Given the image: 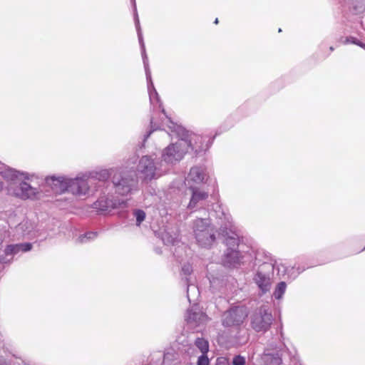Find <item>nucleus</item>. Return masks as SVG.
I'll use <instances>...</instances> for the list:
<instances>
[{"mask_svg": "<svg viewBox=\"0 0 365 365\" xmlns=\"http://www.w3.org/2000/svg\"><path fill=\"white\" fill-rule=\"evenodd\" d=\"M169 129L171 132L176 133L180 138L175 143H172L165 148L162 153V159L167 164H175L179 162L187 152L190 143L182 138L185 135V129L177 125L169 119Z\"/></svg>", "mask_w": 365, "mask_h": 365, "instance_id": "obj_1", "label": "nucleus"}, {"mask_svg": "<svg viewBox=\"0 0 365 365\" xmlns=\"http://www.w3.org/2000/svg\"><path fill=\"white\" fill-rule=\"evenodd\" d=\"M46 183L55 192H69L75 195H85L89 193V185L85 179L78 177L74 179L66 178L63 176L48 177Z\"/></svg>", "mask_w": 365, "mask_h": 365, "instance_id": "obj_2", "label": "nucleus"}, {"mask_svg": "<svg viewBox=\"0 0 365 365\" xmlns=\"http://www.w3.org/2000/svg\"><path fill=\"white\" fill-rule=\"evenodd\" d=\"M273 321L272 312L267 306L257 309L250 316V326L257 332H266Z\"/></svg>", "mask_w": 365, "mask_h": 365, "instance_id": "obj_3", "label": "nucleus"}, {"mask_svg": "<svg viewBox=\"0 0 365 365\" xmlns=\"http://www.w3.org/2000/svg\"><path fill=\"white\" fill-rule=\"evenodd\" d=\"M115 192L120 195H126L131 192L137 182L133 172L116 171L112 178Z\"/></svg>", "mask_w": 365, "mask_h": 365, "instance_id": "obj_4", "label": "nucleus"}, {"mask_svg": "<svg viewBox=\"0 0 365 365\" xmlns=\"http://www.w3.org/2000/svg\"><path fill=\"white\" fill-rule=\"evenodd\" d=\"M274 264L263 263L259 266L253 278L259 290L264 294L269 292L272 285V276L273 274Z\"/></svg>", "mask_w": 365, "mask_h": 365, "instance_id": "obj_5", "label": "nucleus"}, {"mask_svg": "<svg viewBox=\"0 0 365 365\" xmlns=\"http://www.w3.org/2000/svg\"><path fill=\"white\" fill-rule=\"evenodd\" d=\"M247 315L248 312L246 307H233L222 315V324L225 327H239L243 324Z\"/></svg>", "mask_w": 365, "mask_h": 365, "instance_id": "obj_6", "label": "nucleus"}, {"mask_svg": "<svg viewBox=\"0 0 365 365\" xmlns=\"http://www.w3.org/2000/svg\"><path fill=\"white\" fill-rule=\"evenodd\" d=\"M185 319L190 327L197 328L205 326L210 318L197 305L195 304L187 310Z\"/></svg>", "mask_w": 365, "mask_h": 365, "instance_id": "obj_7", "label": "nucleus"}, {"mask_svg": "<svg viewBox=\"0 0 365 365\" xmlns=\"http://www.w3.org/2000/svg\"><path fill=\"white\" fill-rule=\"evenodd\" d=\"M138 170L141 173L147 180L158 178L161 175L160 168L153 160L148 155L143 156L138 165Z\"/></svg>", "mask_w": 365, "mask_h": 365, "instance_id": "obj_8", "label": "nucleus"}, {"mask_svg": "<svg viewBox=\"0 0 365 365\" xmlns=\"http://www.w3.org/2000/svg\"><path fill=\"white\" fill-rule=\"evenodd\" d=\"M283 352V349L269 344L261 357L263 365H281Z\"/></svg>", "mask_w": 365, "mask_h": 365, "instance_id": "obj_9", "label": "nucleus"}, {"mask_svg": "<svg viewBox=\"0 0 365 365\" xmlns=\"http://www.w3.org/2000/svg\"><path fill=\"white\" fill-rule=\"evenodd\" d=\"M110 175V170L104 169L98 172L91 173L88 175H85L81 178L85 179L88 183L89 191L93 190V186H94L93 191H97L98 187L96 181L98 180L100 183H103L108 179Z\"/></svg>", "mask_w": 365, "mask_h": 365, "instance_id": "obj_10", "label": "nucleus"}, {"mask_svg": "<svg viewBox=\"0 0 365 365\" xmlns=\"http://www.w3.org/2000/svg\"><path fill=\"white\" fill-rule=\"evenodd\" d=\"M201 231L197 230V232H194L195 237L197 244L202 247H210L215 240V228H207L206 230Z\"/></svg>", "mask_w": 365, "mask_h": 365, "instance_id": "obj_11", "label": "nucleus"}, {"mask_svg": "<svg viewBox=\"0 0 365 365\" xmlns=\"http://www.w3.org/2000/svg\"><path fill=\"white\" fill-rule=\"evenodd\" d=\"M126 202L120 200L100 198L94 203V207L101 211H110L112 209L125 207Z\"/></svg>", "mask_w": 365, "mask_h": 365, "instance_id": "obj_12", "label": "nucleus"}, {"mask_svg": "<svg viewBox=\"0 0 365 365\" xmlns=\"http://www.w3.org/2000/svg\"><path fill=\"white\" fill-rule=\"evenodd\" d=\"M38 193L37 189L33 187L26 182H21L19 188L15 192V195L22 199H34Z\"/></svg>", "mask_w": 365, "mask_h": 365, "instance_id": "obj_13", "label": "nucleus"}, {"mask_svg": "<svg viewBox=\"0 0 365 365\" xmlns=\"http://www.w3.org/2000/svg\"><path fill=\"white\" fill-rule=\"evenodd\" d=\"M205 178L206 173L205 169L202 167L195 166L190 169L186 180L188 185H190V182L200 184L205 182Z\"/></svg>", "mask_w": 365, "mask_h": 365, "instance_id": "obj_14", "label": "nucleus"}, {"mask_svg": "<svg viewBox=\"0 0 365 365\" xmlns=\"http://www.w3.org/2000/svg\"><path fill=\"white\" fill-rule=\"evenodd\" d=\"M135 26H136V29H137V31H138L139 43L141 46V48H142V56H143L145 74H146V76L148 78H150V71L149 68L148 60V57H147V55L145 53V44L143 42L142 32H141L140 27L139 19H138L137 14H135Z\"/></svg>", "mask_w": 365, "mask_h": 365, "instance_id": "obj_15", "label": "nucleus"}, {"mask_svg": "<svg viewBox=\"0 0 365 365\" xmlns=\"http://www.w3.org/2000/svg\"><path fill=\"white\" fill-rule=\"evenodd\" d=\"M182 138L188 143H190L188 149L191 148L192 150H195L196 153H199L205 149L202 143V137L195 134L189 135L187 131L185 130V135L182 136Z\"/></svg>", "mask_w": 365, "mask_h": 365, "instance_id": "obj_16", "label": "nucleus"}, {"mask_svg": "<svg viewBox=\"0 0 365 365\" xmlns=\"http://www.w3.org/2000/svg\"><path fill=\"white\" fill-rule=\"evenodd\" d=\"M190 189L192 190V197L188 205L189 208H193L196 206L198 202L204 200L207 198L208 193L204 192L199 188L190 185Z\"/></svg>", "mask_w": 365, "mask_h": 365, "instance_id": "obj_17", "label": "nucleus"}, {"mask_svg": "<svg viewBox=\"0 0 365 365\" xmlns=\"http://www.w3.org/2000/svg\"><path fill=\"white\" fill-rule=\"evenodd\" d=\"M240 262V253L236 249L227 248L225 253L223 263L227 267L235 266Z\"/></svg>", "mask_w": 365, "mask_h": 365, "instance_id": "obj_18", "label": "nucleus"}, {"mask_svg": "<svg viewBox=\"0 0 365 365\" xmlns=\"http://www.w3.org/2000/svg\"><path fill=\"white\" fill-rule=\"evenodd\" d=\"M32 245L31 243H21L16 245H9L4 250L6 255H14L20 251L26 252L31 250Z\"/></svg>", "mask_w": 365, "mask_h": 365, "instance_id": "obj_19", "label": "nucleus"}, {"mask_svg": "<svg viewBox=\"0 0 365 365\" xmlns=\"http://www.w3.org/2000/svg\"><path fill=\"white\" fill-rule=\"evenodd\" d=\"M212 227L208 219L197 218L193 222V232H197V230H200L202 232L206 230L207 228Z\"/></svg>", "mask_w": 365, "mask_h": 365, "instance_id": "obj_20", "label": "nucleus"}, {"mask_svg": "<svg viewBox=\"0 0 365 365\" xmlns=\"http://www.w3.org/2000/svg\"><path fill=\"white\" fill-rule=\"evenodd\" d=\"M1 175L7 180L13 181L19 178V175H24V173H20L19 172L12 168H6L4 170L1 172Z\"/></svg>", "mask_w": 365, "mask_h": 365, "instance_id": "obj_21", "label": "nucleus"}, {"mask_svg": "<svg viewBox=\"0 0 365 365\" xmlns=\"http://www.w3.org/2000/svg\"><path fill=\"white\" fill-rule=\"evenodd\" d=\"M195 344L200 350L202 354H206L207 353L209 344L207 340L202 338H197Z\"/></svg>", "mask_w": 365, "mask_h": 365, "instance_id": "obj_22", "label": "nucleus"}, {"mask_svg": "<svg viewBox=\"0 0 365 365\" xmlns=\"http://www.w3.org/2000/svg\"><path fill=\"white\" fill-rule=\"evenodd\" d=\"M146 78L148 81V92H149V97H150V102L153 103L154 98H155L157 101H160L159 96H158V93H157L155 88H154L151 78H148L146 77Z\"/></svg>", "mask_w": 365, "mask_h": 365, "instance_id": "obj_23", "label": "nucleus"}, {"mask_svg": "<svg viewBox=\"0 0 365 365\" xmlns=\"http://www.w3.org/2000/svg\"><path fill=\"white\" fill-rule=\"evenodd\" d=\"M178 240V236L176 234L173 235L170 234L168 232H165L162 235V240L165 245H174Z\"/></svg>", "mask_w": 365, "mask_h": 365, "instance_id": "obj_24", "label": "nucleus"}, {"mask_svg": "<svg viewBox=\"0 0 365 365\" xmlns=\"http://www.w3.org/2000/svg\"><path fill=\"white\" fill-rule=\"evenodd\" d=\"M286 287L287 284L284 282H279L275 288V290L273 294L274 297L277 299H281L282 297V295L285 292Z\"/></svg>", "mask_w": 365, "mask_h": 365, "instance_id": "obj_25", "label": "nucleus"}, {"mask_svg": "<svg viewBox=\"0 0 365 365\" xmlns=\"http://www.w3.org/2000/svg\"><path fill=\"white\" fill-rule=\"evenodd\" d=\"M225 244L227 246V248L237 250L239 245V239L236 237V235H233L232 236L227 237L225 239Z\"/></svg>", "mask_w": 365, "mask_h": 365, "instance_id": "obj_26", "label": "nucleus"}, {"mask_svg": "<svg viewBox=\"0 0 365 365\" xmlns=\"http://www.w3.org/2000/svg\"><path fill=\"white\" fill-rule=\"evenodd\" d=\"M135 217L136 218L137 225H139L145 217V213L144 211L138 210L134 212Z\"/></svg>", "mask_w": 365, "mask_h": 365, "instance_id": "obj_27", "label": "nucleus"}, {"mask_svg": "<svg viewBox=\"0 0 365 365\" xmlns=\"http://www.w3.org/2000/svg\"><path fill=\"white\" fill-rule=\"evenodd\" d=\"M96 232H88L86 235L79 237V241L82 243L86 242L88 240L93 239L94 237H96Z\"/></svg>", "mask_w": 365, "mask_h": 365, "instance_id": "obj_28", "label": "nucleus"}, {"mask_svg": "<svg viewBox=\"0 0 365 365\" xmlns=\"http://www.w3.org/2000/svg\"><path fill=\"white\" fill-rule=\"evenodd\" d=\"M245 358L240 355L235 356L232 360V365H245Z\"/></svg>", "mask_w": 365, "mask_h": 365, "instance_id": "obj_29", "label": "nucleus"}, {"mask_svg": "<svg viewBox=\"0 0 365 365\" xmlns=\"http://www.w3.org/2000/svg\"><path fill=\"white\" fill-rule=\"evenodd\" d=\"M192 272V267L189 264H185L182 267V273L185 274V276L190 275L191 272Z\"/></svg>", "mask_w": 365, "mask_h": 365, "instance_id": "obj_30", "label": "nucleus"}, {"mask_svg": "<svg viewBox=\"0 0 365 365\" xmlns=\"http://www.w3.org/2000/svg\"><path fill=\"white\" fill-rule=\"evenodd\" d=\"M197 365H209V359L206 354H202L198 357Z\"/></svg>", "mask_w": 365, "mask_h": 365, "instance_id": "obj_31", "label": "nucleus"}, {"mask_svg": "<svg viewBox=\"0 0 365 365\" xmlns=\"http://www.w3.org/2000/svg\"><path fill=\"white\" fill-rule=\"evenodd\" d=\"M346 43H354V44L359 46L361 48H365V44L359 41L356 38H354V37L347 38L346 40Z\"/></svg>", "mask_w": 365, "mask_h": 365, "instance_id": "obj_32", "label": "nucleus"}, {"mask_svg": "<svg viewBox=\"0 0 365 365\" xmlns=\"http://www.w3.org/2000/svg\"><path fill=\"white\" fill-rule=\"evenodd\" d=\"M215 365H229V360L224 356L218 357L216 360Z\"/></svg>", "mask_w": 365, "mask_h": 365, "instance_id": "obj_33", "label": "nucleus"}, {"mask_svg": "<svg viewBox=\"0 0 365 365\" xmlns=\"http://www.w3.org/2000/svg\"><path fill=\"white\" fill-rule=\"evenodd\" d=\"M151 130L145 135L144 141L146 140L150 134L155 130L158 129V126L154 124L153 119L150 120Z\"/></svg>", "mask_w": 365, "mask_h": 365, "instance_id": "obj_34", "label": "nucleus"}, {"mask_svg": "<svg viewBox=\"0 0 365 365\" xmlns=\"http://www.w3.org/2000/svg\"><path fill=\"white\" fill-rule=\"evenodd\" d=\"M27 224H28V222H21L20 223L16 229L17 230H22V231H24V228L27 229L28 227H27Z\"/></svg>", "mask_w": 365, "mask_h": 365, "instance_id": "obj_35", "label": "nucleus"}, {"mask_svg": "<svg viewBox=\"0 0 365 365\" xmlns=\"http://www.w3.org/2000/svg\"><path fill=\"white\" fill-rule=\"evenodd\" d=\"M193 290L195 291L196 289V287L194 286V285H187V299L190 302V290Z\"/></svg>", "mask_w": 365, "mask_h": 365, "instance_id": "obj_36", "label": "nucleus"}, {"mask_svg": "<svg viewBox=\"0 0 365 365\" xmlns=\"http://www.w3.org/2000/svg\"><path fill=\"white\" fill-rule=\"evenodd\" d=\"M218 22H219L218 19H217H217H215V20L214 23H215V24H218Z\"/></svg>", "mask_w": 365, "mask_h": 365, "instance_id": "obj_37", "label": "nucleus"}, {"mask_svg": "<svg viewBox=\"0 0 365 365\" xmlns=\"http://www.w3.org/2000/svg\"><path fill=\"white\" fill-rule=\"evenodd\" d=\"M3 188V184L1 182H0V190H1Z\"/></svg>", "mask_w": 365, "mask_h": 365, "instance_id": "obj_38", "label": "nucleus"}, {"mask_svg": "<svg viewBox=\"0 0 365 365\" xmlns=\"http://www.w3.org/2000/svg\"><path fill=\"white\" fill-rule=\"evenodd\" d=\"M162 112H163L164 114H165V109H164V108H163V109H162Z\"/></svg>", "mask_w": 365, "mask_h": 365, "instance_id": "obj_39", "label": "nucleus"}, {"mask_svg": "<svg viewBox=\"0 0 365 365\" xmlns=\"http://www.w3.org/2000/svg\"><path fill=\"white\" fill-rule=\"evenodd\" d=\"M330 50H331V51H333V50H334V48H333V47H332V46H331V47H330Z\"/></svg>", "mask_w": 365, "mask_h": 365, "instance_id": "obj_40", "label": "nucleus"}, {"mask_svg": "<svg viewBox=\"0 0 365 365\" xmlns=\"http://www.w3.org/2000/svg\"><path fill=\"white\" fill-rule=\"evenodd\" d=\"M278 31H279V32H281V31H282V29H279Z\"/></svg>", "mask_w": 365, "mask_h": 365, "instance_id": "obj_41", "label": "nucleus"}]
</instances>
